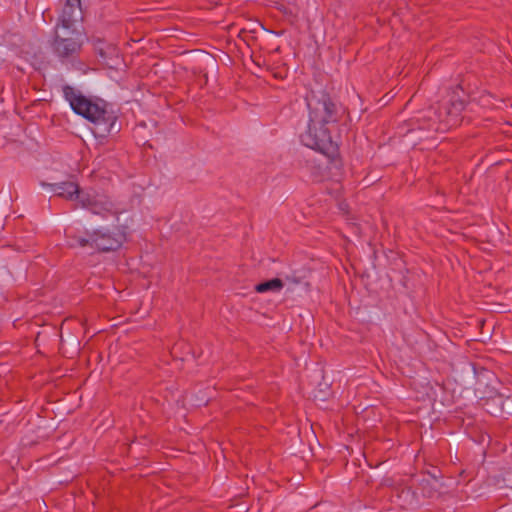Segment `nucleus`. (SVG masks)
Listing matches in <instances>:
<instances>
[{
  "mask_svg": "<svg viewBox=\"0 0 512 512\" xmlns=\"http://www.w3.org/2000/svg\"><path fill=\"white\" fill-rule=\"evenodd\" d=\"M305 99L309 120L307 129L300 135V140L306 147L325 155L334 168L340 169L342 161L339 157V148L332 141L328 125L340 120L342 107L324 90L310 91Z\"/></svg>",
  "mask_w": 512,
  "mask_h": 512,
  "instance_id": "obj_1",
  "label": "nucleus"
},
{
  "mask_svg": "<svg viewBox=\"0 0 512 512\" xmlns=\"http://www.w3.org/2000/svg\"><path fill=\"white\" fill-rule=\"evenodd\" d=\"M459 92H463V90L460 87H456L448 102L443 104L438 111L432 108L429 109L423 116V119H429V123L421 128L444 131L457 126L461 122V113L466 105L465 99L460 97Z\"/></svg>",
  "mask_w": 512,
  "mask_h": 512,
  "instance_id": "obj_3",
  "label": "nucleus"
},
{
  "mask_svg": "<svg viewBox=\"0 0 512 512\" xmlns=\"http://www.w3.org/2000/svg\"><path fill=\"white\" fill-rule=\"evenodd\" d=\"M93 232L94 250L107 253L118 250L127 240V226L118 225L113 230L98 228Z\"/></svg>",
  "mask_w": 512,
  "mask_h": 512,
  "instance_id": "obj_6",
  "label": "nucleus"
},
{
  "mask_svg": "<svg viewBox=\"0 0 512 512\" xmlns=\"http://www.w3.org/2000/svg\"><path fill=\"white\" fill-rule=\"evenodd\" d=\"M444 487V484L440 479L435 476L429 475L424 477L419 482V489L426 498H434L440 494V490Z\"/></svg>",
  "mask_w": 512,
  "mask_h": 512,
  "instance_id": "obj_10",
  "label": "nucleus"
},
{
  "mask_svg": "<svg viewBox=\"0 0 512 512\" xmlns=\"http://www.w3.org/2000/svg\"><path fill=\"white\" fill-rule=\"evenodd\" d=\"M65 35H60L54 29V36L50 42L52 53L61 61L66 62L77 57L83 46V34L77 29H66Z\"/></svg>",
  "mask_w": 512,
  "mask_h": 512,
  "instance_id": "obj_4",
  "label": "nucleus"
},
{
  "mask_svg": "<svg viewBox=\"0 0 512 512\" xmlns=\"http://www.w3.org/2000/svg\"><path fill=\"white\" fill-rule=\"evenodd\" d=\"M82 19L81 0H66L62 13L58 18L56 29H76L75 23Z\"/></svg>",
  "mask_w": 512,
  "mask_h": 512,
  "instance_id": "obj_7",
  "label": "nucleus"
},
{
  "mask_svg": "<svg viewBox=\"0 0 512 512\" xmlns=\"http://www.w3.org/2000/svg\"><path fill=\"white\" fill-rule=\"evenodd\" d=\"M62 91L72 110L94 123L95 134L105 136L112 131H119V128L115 127L117 116L113 111L107 109L106 102L103 100L93 102L70 85H64Z\"/></svg>",
  "mask_w": 512,
  "mask_h": 512,
  "instance_id": "obj_2",
  "label": "nucleus"
},
{
  "mask_svg": "<svg viewBox=\"0 0 512 512\" xmlns=\"http://www.w3.org/2000/svg\"><path fill=\"white\" fill-rule=\"evenodd\" d=\"M42 186H49L56 194V196L66 200H77L81 203V197L84 192L80 191L78 184L74 182H60V183H41Z\"/></svg>",
  "mask_w": 512,
  "mask_h": 512,
  "instance_id": "obj_9",
  "label": "nucleus"
},
{
  "mask_svg": "<svg viewBox=\"0 0 512 512\" xmlns=\"http://www.w3.org/2000/svg\"><path fill=\"white\" fill-rule=\"evenodd\" d=\"M397 497L402 500L401 506L407 507L417 503L416 493L410 487H403L397 490Z\"/></svg>",
  "mask_w": 512,
  "mask_h": 512,
  "instance_id": "obj_11",
  "label": "nucleus"
},
{
  "mask_svg": "<svg viewBox=\"0 0 512 512\" xmlns=\"http://www.w3.org/2000/svg\"><path fill=\"white\" fill-rule=\"evenodd\" d=\"M70 239L72 240L71 245L72 246H79L81 248L90 247L94 249V238H93V232H86L85 236L73 234L70 236Z\"/></svg>",
  "mask_w": 512,
  "mask_h": 512,
  "instance_id": "obj_12",
  "label": "nucleus"
},
{
  "mask_svg": "<svg viewBox=\"0 0 512 512\" xmlns=\"http://www.w3.org/2000/svg\"><path fill=\"white\" fill-rule=\"evenodd\" d=\"M487 412L494 416H512V397L504 398L502 395L491 397L485 401Z\"/></svg>",
  "mask_w": 512,
  "mask_h": 512,
  "instance_id": "obj_8",
  "label": "nucleus"
},
{
  "mask_svg": "<svg viewBox=\"0 0 512 512\" xmlns=\"http://www.w3.org/2000/svg\"><path fill=\"white\" fill-rule=\"evenodd\" d=\"M81 197V207L101 217L113 216L117 220L125 209L110 197L103 194L84 193Z\"/></svg>",
  "mask_w": 512,
  "mask_h": 512,
  "instance_id": "obj_5",
  "label": "nucleus"
},
{
  "mask_svg": "<svg viewBox=\"0 0 512 512\" xmlns=\"http://www.w3.org/2000/svg\"><path fill=\"white\" fill-rule=\"evenodd\" d=\"M283 287V282L279 278H273L271 280L259 283L255 286V290L258 293H264L267 291H279Z\"/></svg>",
  "mask_w": 512,
  "mask_h": 512,
  "instance_id": "obj_13",
  "label": "nucleus"
}]
</instances>
